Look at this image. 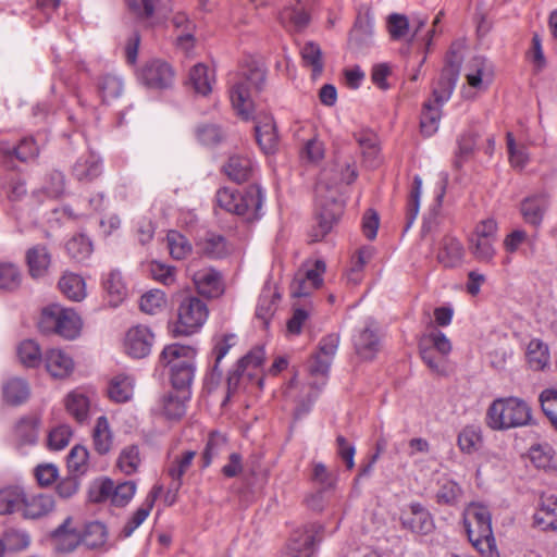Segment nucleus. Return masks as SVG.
Returning <instances> with one entry per match:
<instances>
[{
	"mask_svg": "<svg viewBox=\"0 0 557 557\" xmlns=\"http://www.w3.org/2000/svg\"><path fill=\"white\" fill-rule=\"evenodd\" d=\"M462 61L461 45L453 44L447 52L445 66L441 72L437 83L433 87V101L429 100L423 104L420 128L421 133L426 137L434 135L438 129L442 116L441 107L449 100L456 87Z\"/></svg>",
	"mask_w": 557,
	"mask_h": 557,
	"instance_id": "obj_1",
	"label": "nucleus"
},
{
	"mask_svg": "<svg viewBox=\"0 0 557 557\" xmlns=\"http://www.w3.org/2000/svg\"><path fill=\"white\" fill-rule=\"evenodd\" d=\"M357 176L356 166L349 163L345 168H341L339 176L330 180V182L327 173H323L322 178L317 184V195L320 200L321 212L318 226L313 228L311 234L312 242L321 240L332 230L343 213V203L337 200V184H351Z\"/></svg>",
	"mask_w": 557,
	"mask_h": 557,
	"instance_id": "obj_2",
	"label": "nucleus"
},
{
	"mask_svg": "<svg viewBox=\"0 0 557 557\" xmlns=\"http://www.w3.org/2000/svg\"><path fill=\"white\" fill-rule=\"evenodd\" d=\"M265 83V70L256 62L248 64L247 69L237 77L230 89L232 107L243 120L252 119V91L259 92Z\"/></svg>",
	"mask_w": 557,
	"mask_h": 557,
	"instance_id": "obj_3",
	"label": "nucleus"
},
{
	"mask_svg": "<svg viewBox=\"0 0 557 557\" xmlns=\"http://www.w3.org/2000/svg\"><path fill=\"white\" fill-rule=\"evenodd\" d=\"M530 406L518 397L498 398L486 411V424L492 430H508L527 425L531 422Z\"/></svg>",
	"mask_w": 557,
	"mask_h": 557,
	"instance_id": "obj_4",
	"label": "nucleus"
},
{
	"mask_svg": "<svg viewBox=\"0 0 557 557\" xmlns=\"http://www.w3.org/2000/svg\"><path fill=\"white\" fill-rule=\"evenodd\" d=\"M215 199L216 205L221 209L242 215L249 222L261 216L263 194L258 185L248 186L242 194L227 187H222L216 191Z\"/></svg>",
	"mask_w": 557,
	"mask_h": 557,
	"instance_id": "obj_5",
	"label": "nucleus"
},
{
	"mask_svg": "<svg viewBox=\"0 0 557 557\" xmlns=\"http://www.w3.org/2000/svg\"><path fill=\"white\" fill-rule=\"evenodd\" d=\"M40 327L45 332L53 331L66 339H74L79 335L82 321L74 310L54 305L42 311Z\"/></svg>",
	"mask_w": 557,
	"mask_h": 557,
	"instance_id": "obj_6",
	"label": "nucleus"
},
{
	"mask_svg": "<svg viewBox=\"0 0 557 557\" xmlns=\"http://www.w3.org/2000/svg\"><path fill=\"white\" fill-rule=\"evenodd\" d=\"M208 318V308L206 304L195 296L184 297L177 309V322L173 329V334L191 335L197 332Z\"/></svg>",
	"mask_w": 557,
	"mask_h": 557,
	"instance_id": "obj_7",
	"label": "nucleus"
},
{
	"mask_svg": "<svg viewBox=\"0 0 557 557\" xmlns=\"http://www.w3.org/2000/svg\"><path fill=\"white\" fill-rule=\"evenodd\" d=\"M324 525L312 522L295 531L280 557H311L322 541Z\"/></svg>",
	"mask_w": 557,
	"mask_h": 557,
	"instance_id": "obj_8",
	"label": "nucleus"
},
{
	"mask_svg": "<svg viewBox=\"0 0 557 557\" xmlns=\"http://www.w3.org/2000/svg\"><path fill=\"white\" fill-rule=\"evenodd\" d=\"M338 344L339 336L337 334H329L321 339L318 352L308 364V371L311 376L310 385L313 388L319 389L325 384Z\"/></svg>",
	"mask_w": 557,
	"mask_h": 557,
	"instance_id": "obj_9",
	"label": "nucleus"
},
{
	"mask_svg": "<svg viewBox=\"0 0 557 557\" xmlns=\"http://www.w3.org/2000/svg\"><path fill=\"white\" fill-rule=\"evenodd\" d=\"M467 533L472 544L479 547L485 543L488 548L494 543L492 531L491 513L488 509L481 505H472L465 518Z\"/></svg>",
	"mask_w": 557,
	"mask_h": 557,
	"instance_id": "obj_10",
	"label": "nucleus"
},
{
	"mask_svg": "<svg viewBox=\"0 0 557 557\" xmlns=\"http://www.w3.org/2000/svg\"><path fill=\"white\" fill-rule=\"evenodd\" d=\"M135 492L136 484L133 481L115 485L112 480L106 479L90 488L89 497L94 503L110 499L114 506L123 507L133 498Z\"/></svg>",
	"mask_w": 557,
	"mask_h": 557,
	"instance_id": "obj_11",
	"label": "nucleus"
},
{
	"mask_svg": "<svg viewBox=\"0 0 557 557\" xmlns=\"http://www.w3.org/2000/svg\"><path fill=\"white\" fill-rule=\"evenodd\" d=\"M138 79L148 88L165 89L173 84L174 71L162 60H151L140 69Z\"/></svg>",
	"mask_w": 557,
	"mask_h": 557,
	"instance_id": "obj_12",
	"label": "nucleus"
},
{
	"mask_svg": "<svg viewBox=\"0 0 557 557\" xmlns=\"http://www.w3.org/2000/svg\"><path fill=\"white\" fill-rule=\"evenodd\" d=\"M400 523L403 529L416 534H429L434 529V522L429 510L419 503H411L401 511Z\"/></svg>",
	"mask_w": 557,
	"mask_h": 557,
	"instance_id": "obj_13",
	"label": "nucleus"
},
{
	"mask_svg": "<svg viewBox=\"0 0 557 557\" xmlns=\"http://www.w3.org/2000/svg\"><path fill=\"white\" fill-rule=\"evenodd\" d=\"M154 343V335L149 327L136 325L131 327L124 338L125 352L133 358L147 357Z\"/></svg>",
	"mask_w": 557,
	"mask_h": 557,
	"instance_id": "obj_14",
	"label": "nucleus"
},
{
	"mask_svg": "<svg viewBox=\"0 0 557 557\" xmlns=\"http://www.w3.org/2000/svg\"><path fill=\"white\" fill-rule=\"evenodd\" d=\"M373 45V20L368 10L359 13L349 33L348 46L356 53H364Z\"/></svg>",
	"mask_w": 557,
	"mask_h": 557,
	"instance_id": "obj_15",
	"label": "nucleus"
},
{
	"mask_svg": "<svg viewBox=\"0 0 557 557\" xmlns=\"http://www.w3.org/2000/svg\"><path fill=\"white\" fill-rule=\"evenodd\" d=\"M354 346L357 355L364 360H372L380 349V338L372 319L367 321L364 329L355 337Z\"/></svg>",
	"mask_w": 557,
	"mask_h": 557,
	"instance_id": "obj_16",
	"label": "nucleus"
},
{
	"mask_svg": "<svg viewBox=\"0 0 557 557\" xmlns=\"http://www.w3.org/2000/svg\"><path fill=\"white\" fill-rule=\"evenodd\" d=\"M51 540L55 550L60 553L73 552L82 544L81 531L72 527L71 517H67L62 524L51 532Z\"/></svg>",
	"mask_w": 557,
	"mask_h": 557,
	"instance_id": "obj_17",
	"label": "nucleus"
},
{
	"mask_svg": "<svg viewBox=\"0 0 557 557\" xmlns=\"http://www.w3.org/2000/svg\"><path fill=\"white\" fill-rule=\"evenodd\" d=\"M196 351L190 346L171 344L163 348L159 362L161 366L170 367V370L183 368L186 364H194Z\"/></svg>",
	"mask_w": 557,
	"mask_h": 557,
	"instance_id": "obj_18",
	"label": "nucleus"
},
{
	"mask_svg": "<svg viewBox=\"0 0 557 557\" xmlns=\"http://www.w3.org/2000/svg\"><path fill=\"white\" fill-rule=\"evenodd\" d=\"M191 278L198 293L205 297L214 298L223 292L221 275L211 268L195 271Z\"/></svg>",
	"mask_w": 557,
	"mask_h": 557,
	"instance_id": "obj_19",
	"label": "nucleus"
},
{
	"mask_svg": "<svg viewBox=\"0 0 557 557\" xmlns=\"http://www.w3.org/2000/svg\"><path fill=\"white\" fill-rule=\"evenodd\" d=\"M44 361L47 371L57 379H65L74 370L72 357L61 349L51 348L47 350Z\"/></svg>",
	"mask_w": 557,
	"mask_h": 557,
	"instance_id": "obj_20",
	"label": "nucleus"
},
{
	"mask_svg": "<svg viewBox=\"0 0 557 557\" xmlns=\"http://www.w3.org/2000/svg\"><path fill=\"white\" fill-rule=\"evenodd\" d=\"M162 486L156 485L152 487L148 496L146 497L144 504L132 515V517L127 520L125 525L123 527L120 536L121 537H129L134 531L141 525V523L147 519L149 516L154 502L162 493Z\"/></svg>",
	"mask_w": 557,
	"mask_h": 557,
	"instance_id": "obj_21",
	"label": "nucleus"
},
{
	"mask_svg": "<svg viewBox=\"0 0 557 557\" xmlns=\"http://www.w3.org/2000/svg\"><path fill=\"white\" fill-rule=\"evenodd\" d=\"M463 256L462 244L455 237L445 236L441 242L436 259L444 268L451 269L461 264Z\"/></svg>",
	"mask_w": 557,
	"mask_h": 557,
	"instance_id": "obj_22",
	"label": "nucleus"
},
{
	"mask_svg": "<svg viewBox=\"0 0 557 557\" xmlns=\"http://www.w3.org/2000/svg\"><path fill=\"white\" fill-rule=\"evenodd\" d=\"M102 172V164L99 157L92 152L81 156L73 165V176L79 182H91Z\"/></svg>",
	"mask_w": 557,
	"mask_h": 557,
	"instance_id": "obj_23",
	"label": "nucleus"
},
{
	"mask_svg": "<svg viewBox=\"0 0 557 557\" xmlns=\"http://www.w3.org/2000/svg\"><path fill=\"white\" fill-rule=\"evenodd\" d=\"M30 387L22 377H10L2 384V398L9 406H20L28 400Z\"/></svg>",
	"mask_w": 557,
	"mask_h": 557,
	"instance_id": "obj_24",
	"label": "nucleus"
},
{
	"mask_svg": "<svg viewBox=\"0 0 557 557\" xmlns=\"http://www.w3.org/2000/svg\"><path fill=\"white\" fill-rule=\"evenodd\" d=\"M548 201L544 195H534L525 198L520 205V212L525 223L537 227L541 225Z\"/></svg>",
	"mask_w": 557,
	"mask_h": 557,
	"instance_id": "obj_25",
	"label": "nucleus"
},
{
	"mask_svg": "<svg viewBox=\"0 0 557 557\" xmlns=\"http://www.w3.org/2000/svg\"><path fill=\"white\" fill-rule=\"evenodd\" d=\"M54 508V499L49 494H38L28 498L25 495V502L22 507V515L25 519H39L47 516Z\"/></svg>",
	"mask_w": 557,
	"mask_h": 557,
	"instance_id": "obj_26",
	"label": "nucleus"
},
{
	"mask_svg": "<svg viewBox=\"0 0 557 557\" xmlns=\"http://www.w3.org/2000/svg\"><path fill=\"white\" fill-rule=\"evenodd\" d=\"M214 72L203 63L195 64L188 75V85L201 96H208L212 91Z\"/></svg>",
	"mask_w": 557,
	"mask_h": 557,
	"instance_id": "obj_27",
	"label": "nucleus"
},
{
	"mask_svg": "<svg viewBox=\"0 0 557 557\" xmlns=\"http://www.w3.org/2000/svg\"><path fill=\"white\" fill-rule=\"evenodd\" d=\"M26 262L29 274L37 278L44 276L51 262V255L47 246L38 244L26 251Z\"/></svg>",
	"mask_w": 557,
	"mask_h": 557,
	"instance_id": "obj_28",
	"label": "nucleus"
},
{
	"mask_svg": "<svg viewBox=\"0 0 557 557\" xmlns=\"http://www.w3.org/2000/svg\"><path fill=\"white\" fill-rule=\"evenodd\" d=\"M197 252L211 259L223 258L227 253L225 238L214 233H206L196 243Z\"/></svg>",
	"mask_w": 557,
	"mask_h": 557,
	"instance_id": "obj_29",
	"label": "nucleus"
},
{
	"mask_svg": "<svg viewBox=\"0 0 557 557\" xmlns=\"http://www.w3.org/2000/svg\"><path fill=\"white\" fill-rule=\"evenodd\" d=\"M39 152L38 146L33 138H23L18 145H10L9 143H0V156H14L20 161H28L37 157Z\"/></svg>",
	"mask_w": 557,
	"mask_h": 557,
	"instance_id": "obj_30",
	"label": "nucleus"
},
{
	"mask_svg": "<svg viewBox=\"0 0 557 557\" xmlns=\"http://www.w3.org/2000/svg\"><path fill=\"white\" fill-rule=\"evenodd\" d=\"M196 456V451L186 450L181 456H175L174 459L168 467V474L172 479L171 488L175 492L182 486V476L187 472L190 468L193 460Z\"/></svg>",
	"mask_w": 557,
	"mask_h": 557,
	"instance_id": "obj_31",
	"label": "nucleus"
},
{
	"mask_svg": "<svg viewBox=\"0 0 557 557\" xmlns=\"http://www.w3.org/2000/svg\"><path fill=\"white\" fill-rule=\"evenodd\" d=\"M25 492L20 486H7L0 490V515L22 511Z\"/></svg>",
	"mask_w": 557,
	"mask_h": 557,
	"instance_id": "obj_32",
	"label": "nucleus"
},
{
	"mask_svg": "<svg viewBox=\"0 0 557 557\" xmlns=\"http://www.w3.org/2000/svg\"><path fill=\"white\" fill-rule=\"evenodd\" d=\"M225 174L236 183L246 182L252 174V162L244 156L230 157L223 166Z\"/></svg>",
	"mask_w": 557,
	"mask_h": 557,
	"instance_id": "obj_33",
	"label": "nucleus"
},
{
	"mask_svg": "<svg viewBox=\"0 0 557 557\" xmlns=\"http://www.w3.org/2000/svg\"><path fill=\"white\" fill-rule=\"evenodd\" d=\"M59 288L64 296L73 301H81L86 297L85 281L75 273H64L59 281Z\"/></svg>",
	"mask_w": 557,
	"mask_h": 557,
	"instance_id": "obj_34",
	"label": "nucleus"
},
{
	"mask_svg": "<svg viewBox=\"0 0 557 557\" xmlns=\"http://www.w3.org/2000/svg\"><path fill=\"white\" fill-rule=\"evenodd\" d=\"M278 299L280 294L272 289L270 286H267L262 289L256 309V317L262 321L264 326L269 324L271 318L273 317Z\"/></svg>",
	"mask_w": 557,
	"mask_h": 557,
	"instance_id": "obj_35",
	"label": "nucleus"
},
{
	"mask_svg": "<svg viewBox=\"0 0 557 557\" xmlns=\"http://www.w3.org/2000/svg\"><path fill=\"white\" fill-rule=\"evenodd\" d=\"M134 391V380L125 374L114 376L108 387V396L115 403L131 399Z\"/></svg>",
	"mask_w": 557,
	"mask_h": 557,
	"instance_id": "obj_36",
	"label": "nucleus"
},
{
	"mask_svg": "<svg viewBox=\"0 0 557 557\" xmlns=\"http://www.w3.org/2000/svg\"><path fill=\"white\" fill-rule=\"evenodd\" d=\"M354 138L359 145L366 162H368L370 166H374L376 164V158L379 154L376 135L370 131H361L355 133Z\"/></svg>",
	"mask_w": 557,
	"mask_h": 557,
	"instance_id": "obj_37",
	"label": "nucleus"
},
{
	"mask_svg": "<svg viewBox=\"0 0 557 557\" xmlns=\"http://www.w3.org/2000/svg\"><path fill=\"white\" fill-rule=\"evenodd\" d=\"M39 419L35 416L21 418L14 428L16 440L21 444H34L38 437Z\"/></svg>",
	"mask_w": 557,
	"mask_h": 557,
	"instance_id": "obj_38",
	"label": "nucleus"
},
{
	"mask_svg": "<svg viewBox=\"0 0 557 557\" xmlns=\"http://www.w3.org/2000/svg\"><path fill=\"white\" fill-rule=\"evenodd\" d=\"M527 360L531 369L543 370L549 362L547 345L540 339H532L527 348Z\"/></svg>",
	"mask_w": 557,
	"mask_h": 557,
	"instance_id": "obj_39",
	"label": "nucleus"
},
{
	"mask_svg": "<svg viewBox=\"0 0 557 557\" xmlns=\"http://www.w3.org/2000/svg\"><path fill=\"white\" fill-rule=\"evenodd\" d=\"M94 447L100 455L107 454L112 446V434L109 428L108 419L101 416L97 419L92 431Z\"/></svg>",
	"mask_w": 557,
	"mask_h": 557,
	"instance_id": "obj_40",
	"label": "nucleus"
},
{
	"mask_svg": "<svg viewBox=\"0 0 557 557\" xmlns=\"http://www.w3.org/2000/svg\"><path fill=\"white\" fill-rule=\"evenodd\" d=\"M300 54L305 65L311 67L312 76H320L324 66L323 54L320 46L314 41H308L302 46Z\"/></svg>",
	"mask_w": 557,
	"mask_h": 557,
	"instance_id": "obj_41",
	"label": "nucleus"
},
{
	"mask_svg": "<svg viewBox=\"0 0 557 557\" xmlns=\"http://www.w3.org/2000/svg\"><path fill=\"white\" fill-rule=\"evenodd\" d=\"M495 243L494 240L471 236L469 238V251L475 260L490 263L496 255Z\"/></svg>",
	"mask_w": 557,
	"mask_h": 557,
	"instance_id": "obj_42",
	"label": "nucleus"
},
{
	"mask_svg": "<svg viewBox=\"0 0 557 557\" xmlns=\"http://www.w3.org/2000/svg\"><path fill=\"white\" fill-rule=\"evenodd\" d=\"M103 287L110 296V301L114 306L119 305L127 294V288L122 274L117 270L109 272L107 278L103 281Z\"/></svg>",
	"mask_w": 557,
	"mask_h": 557,
	"instance_id": "obj_43",
	"label": "nucleus"
},
{
	"mask_svg": "<svg viewBox=\"0 0 557 557\" xmlns=\"http://www.w3.org/2000/svg\"><path fill=\"white\" fill-rule=\"evenodd\" d=\"M82 544L89 548L102 546L107 540V528L99 521L89 522L81 531Z\"/></svg>",
	"mask_w": 557,
	"mask_h": 557,
	"instance_id": "obj_44",
	"label": "nucleus"
},
{
	"mask_svg": "<svg viewBox=\"0 0 557 557\" xmlns=\"http://www.w3.org/2000/svg\"><path fill=\"white\" fill-rule=\"evenodd\" d=\"M227 438L219 432H212L208 438L205 451L202 454V467H208L212 460L226 453Z\"/></svg>",
	"mask_w": 557,
	"mask_h": 557,
	"instance_id": "obj_45",
	"label": "nucleus"
},
{
	"mask_svg": "<svg viewBox=\"0 0 557 557\" xmlns=\"http://www.w3.org/2000/svg\"><path fill=\"white\" fill-rule=\"evenodd\" d=\"M17 356L22 364L27 368H36L42 361L39 345L33 339L23 341L17 347Z\"/></svg>",
	"mask_w": 557,
	"mask_h": 557,
	"instance_id": "obj_46",
	"label": "nucleus"
},
{
	"mask_svg": "<svg viewBox=\"0 0 557 557\" xmlns=\"http://www.w3.org/2000/svg\"><path fill=\"white\" fill-rule=\"evenodd\" d=\"M255 132L256 139L261 149L267 153L272 152L277 144V134L272 120H269L263 124H257L255 126Z\"/></svg>",
	"mask_w": 557,
	"mask_h": 557,
	"instance_id": "obj_47",
	"label": "nucleus"
},
{
	"mask_svg": "<svg viewBox=\"0 0 557 557\" xmlns=\"http://www.w3.org/2000/svg\"><path fill=\"white\" fill-rule=\"evenodd\" d=\"M70 257L78 262L86 260L92 252V245L85 235H76L66 243Z\"/></svg>",
	"mask_w": 557,
	"mask_h": 557,
	"instance_id": "obj_48",
	"label": "nucleus"
},
{
	"mask_svg": "<svg viewBox=\"0 0 557 557\" xmlns=\"http://www.w3.org/2000/svg\"><path fill=\"white\" fill-rule=\"evenodd\" d=\"M166 243L170 255L176 260L185 259L191 252V245L188 239L176 231L168 233Z\"/></svg>",
	"mask_w": 557,
	"mask_h": 557,
	"instance_id": "obj_49",
	"label": "nucleus"
},
{
	"mask_svg": "<svg viewBox=\"0 0 557 557\" xmlns=\"http://www.w3.org/2000/svg\"><path fill=\"white\" fill-rule=\"evenodd\" d=\"M506 141L510 164L516 169L522 170L530 159L527 147L524 145H517L515 137L510 132L506 135Z\"/></svg>",
	"mask_w": 557,
	"mask_h": 557,
	"instance_id": "obj_50",
	"label": "nucleus"
},
{
	"mask_svg": "<svg viewBox=\"0 0 557 557\" xmlns=\"http://www.w3.org/2000/svg\"><path fill=\"white\" fill-rule=\"evenodd\" d=\"M482 441L481 431L478 426L468 425L458 435V446L461 451L472 454Z\"/></svg>",
	"mask_w": 557,
	"mask_h": 557,
	"instance_id": "obj_51",
	"label": "nucleus"
},
{
	"mask_svg": "<svg viewBox=\"0 0 557 557\" xmlns=\"http://www.w3.org/2000/svg\"><path fill=\"white\" fill-rule=\"evenodd\" d=\"M186 397L182 398L172 393L162 398V412L170 420H178L186 412Z\"/></svg>",
	"mask_w": 557,
	"mask_h": 557,
	"instance_id": "obj_52",
	"label": "nucleus"
},
{
	"mask_svg": "<svg viewBox=\"0 0 557 557\" xmlns=\"http://www.w3.org/2000/svg\"><path fill=\"white\" fill-rule=\"evenodd\" d=\"M65 407L67 412L74 417L78 422H84L88 414L89 403L88 399L76 393H71L66 397Z\"/></svg>",
	"mask_w": 557,
	"mask_h": 557,
	"instance_id": "obj_53",
	"label": "nucleus"
},
{
	"mask_svg": "<svg viewBox=\"0 0 557 557\" xmlns=\"http://www.w3.org/2000/svg\"><path fill=\"white\" fill-rule=\"evenodd\" d=\"M420 346H430L434 351H437L441 356L446 357L451 350L450 341L446 335L434 329L429 334L423 336L420 342Z\"/></svg>",
	"mask_w": 557,
	"mask_h": 557,
	"instance_id": "obj_54",
	"label": "nucleus"
},
{
	"mask_svg": "<svg viewBox=\"0 0 557 557\" xmlns=\"http://www.w3.org/2000/svg\"><path fill=\"white\" fill-rule=\"evenodd\" d=\"M98 89L103 102L116 99L123 90L122 81L113 75H104L101 77Z\"/></svg>",
	"mask_w": 557,
	"mask_h": 557,
	"instance_id": "obj_55",
	"label": "nucleus"
},
{
	"mask_svg": "<svg viewBox=\"0 0 557 557\" xmlns=\"http://www.w3.org/2000/svg\"><path fill=\"white\" fill-rule=\"evenodd\" d=\"M422 188V180L416 175L413 177L412 189L410 191L407 212H406V230H408L414 222L420 207V195Z\"/></svg>",
	"mask_w": 557,
	"mask_h": 557,
	"instance_id": "obj_56",
	"label": "nucleus"
},
{
	"mask_svg": "<svg viewBox=\"0 0 557 557\" xmlns=\"http://www.w3.org/2000/svg\"><path fill=\"white\" fill-rule=\"evenodd\" d=\"M140 463L139 449L135 445L125 447L119 457L117 465L125 474H133Z\"/></svg>",
	"mask_w": 557,
	"mask_h": 557,
	"instance_id": "obj_57",
	"label": "nucleus"
},
{
	"mask_svg": "<svg viewBox=\"0 0 557 557\" xmlns=\"http://www.w3.org/2000/svg\"><path fill=\"white\" fill-rule=\"evenodd\" d=\"M165 306V295L159 289H152L140 298V310L148 314H156Z\"/></svg>",
	"mask_w": 557,
	"mask_h": 557,
	"instance_id": "obj_58",
	"label": "nucleus"
},
{
	"mask_svg": "<svg viewBox=\"0 0 557 557\" xmlns=\"http://www.w3.org/2000/svg\"><path fill=\"white\" fill-rule=\"evenodd\" d=\"M540 403L544 414L557 430V389H544L540 394Z\"/></svg>",
	"mask_w": 557,
	"mask_h": 557,
	"instance_id": "obj_59",
	"label": "nucleus"
},
{
	"mask_svg": "<svg viewBox=\"0 0 557 557\" xmlns=\"http://www.w3.org/2000/svg\"><path fill=\"white\" fill-rule=\"evenodd\" d=\"M387 30L393 40L403 39L409 32V21L404 14L392 13L387 17Z\"/></svg>",
	"mask_w": 557,
	"mask_h": 557,
	"instance_id": "obj_60",
	"label": "nucleus"
},
{
	"mask_svg": "<svg viewBox=\"0 0 557 557\" xmlns=\"http://www.w3.org/2000/svg\"><path fill=\"white\" fill-rule=\"evenodd\" d=\"M234 339V335H224L219 338L214 345L215 364L213 366L210 379L218 383L222 376V372L219 370L220 361L226 356L233 343L230 341Z\"/></svg>",
	"mask_w": 557,
	"mask_h": 557,
	"instance_id": "obj_61",
	"label": "nucleus"
},
{
	"mask_svg": "<svg viewBox=\"0 0 557 557\" xmlns=\"http://www.w3.org/2000/svg\"><path fill=\"white\" fill-rule=\"evenodd\" d=\"M264 360V350L261 347L255 348L244 356L237 363L238 369L247 372L248 379L255 375V372Z\"/></svg>",
	"mask_w": 557,
	"mask_h": 557,
	"instance_id": "obj_62",
	"label": "nucleus"
},
{
	"mask_svg": "<svg viewBox=\"0 0 557 557\" xmlns=\"http://www.w3.org/2000/svg\"><path fill=\"white\" fill-rule=\"evenodd\" d=\"M21 274L12 263H0V288L13 290L20 285Z\"/></svg>",
	"mask_w": 557,
	"mask_h": 557,
	"instance_id": "obj_63",
	"label": "nucleus"
},
{
	"mask_svg": "<svg viewBox=\"0 0 557 557\" xmlns=\"http://www.w3.org/2000/svg\"><path fill=\"white\" fill-rule=\"evenodd\" d=\"M171 382L175 389H186L190 386L195 375V364H186L183 368L172 369Z\"/></svg>",
	"mask_w": 557,
	"mask_h": 557,
	"instance_id": "obj_64",
	"label": "nucleus"
}]
</instances>
